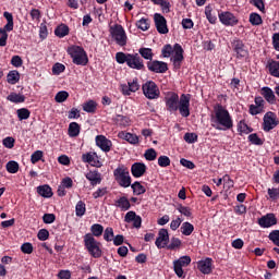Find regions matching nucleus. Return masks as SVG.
I'll use <instances>...</instances> for the list:
<instances>
[{
	"label": "nucleus",
	"mask_w": 279,
	"mask_h": 279,
	"mask_svg": "<svg viewBox=\"0 0 279 279\" xmlns=\"http://www.w3.org/2000/svg\"><path fill=\"white\" fill-rule=\"evenodd\" d=\"M165 99L168 112H178L179 110L181 117L185 119L191 117V94L179 96L175 93H171Z\"/></svg>",
	"instance_id": "1"
},
{
	"label": "nucleus",
	"mask_w": 279,
	"mask_h": 279,
	"mask_svg": "<svg viewBox=\"0 0 279 279\" xmlns=\"http://www.w3.org/2000/svg\"><path fill=\"white\" fill-rule=\"evenodd\" d=\"M211 126H214L215 130H219L220 132H226L234 128V120H232L230 111H228V109H226V107H223L221 104H216L214 106V114H211Z\"/></svg>",
	"instance_id": "2"
},
{
	"label": "nucleus",
	"mask_w": 279,
	"mask_h": 279,
	"mask_svg": "<svg viewBox=\"0 0 279 279\" xmlns=\"http://www.w3.org/2000/svg\"><path fill=\"white\" fill-rule=\"evenodd\" d=\"M172 54L173 57L171 58ZM161 56L162 58H171L174 69H182V62H184V48H182V45L174 44L173 47L171 44L165 45L161 49Z\"/></svg>",
	"instance_id": "3"
},
{
	"label": "nucleus",
	"mask_w": 279,
	"mask_h": 279,
	"mask_svg": "<svg viewBox=\"0 0 279 279\" xmlns=\"http://www.w3.org/2000/svg\"><path fill=\"white\" fill-rule=\"evenodd\" d=\"M83 243L85 250L93 258H101V256H104V251H101V242L96 241L93 234L86 233L83 236Z\"/></svg>",
	"instance_id": "4"
},
{
	"label": "nucleus",
	"mask_w": 279,
	"mask_h": 279,
	"mask_svg": "<svg viewBox=\"0 0 279 279\" xmlns=\"http://www.w3.org/2000/svg\"><path fill=\"white\" fill-rule=\"evenodd\" d=\"M66 51L70 58H72L73 64H76V66H86V64H88V53H86L84 47L72 45L68 47Z\"/></svg>",
	"instance_id": "5"
},
{
	"label": "nucleus",
	"mask_w": 279,
	"mask_h": 279,
	"mask_svg": "<svg viewBox=\"0 0 279 279\" xmlns=\"http://www.w3.org/2000/svg\"><path fill=\"white\" fill-rule=\"evenodd\" d=\"M113 178L122 189H129V186H132V177L130 175V170H128L125 166L118 167L113 171Z\"/></svg>",
	"instance_id": "6"
},
{
	"label": "nucleus",
	"mask_w": 279,
	"mask_h": 279,
	"mask_svg": "<svg viewBox=\"0 0 279 279\" xmlns=\"http://www.w3.org/2000/svg\"><path fill=\"white\" fill-rule=\"evenodd\" d=\"M231 49L233 51V58L236 60H243L250 56V50H247V46H245V43L241 38L234 37L231 40Z\"/></svg>",
	"instance_id": "7"
},
{
	"label": "nucleus",
	"mask_w": 279,
	"mask_h": 279,
	"mask_svg": "<svg viewBox=\"0 0 279 279\" xmlns=\"http://www.w3.org/2000/svg\"><path fill=\"white\" fill-rule=\"evenodd\" d=\"M109 32L119 47H125V45H128V35L125 34V28H123L122 25L116 24L110 26Z\"/></svg>",
	"instance_id": "8"
},
{
	"label": "nucleus",
	"mask_w": 279,
	"mask_h": 279,
	"mask_svg": "<svg viewBox=\"0 0 279 279\" xmlns=\"http://www.w3.org/2000/svg\"><path fill=\"white\" fill-rule=\"evenodd\" d=\"M142 90L146 99H158L160 97V88L154 81H147L142 85Z\"/></svg>",
	"instance_id": "9"
},
{
	"label": "nucleus",
	"mask_w": 279,
	"mask_h": 279,
	"mask_svg": "<svg viewBox=\"0 0 279 279\" xmlns=\"http://www.w3.org/2000/svg\"><path fill=\"white\" fill-rule=\"evenodd\" d=\"M190 265L191 256L189 255L181 256L179 259H175L173 262V271L178 276V278H186L183 267H189Z\"/></svg>",
	"instance_id": "10"
},
{
	"label": "nucleus",
	"mask_w": 279,
	"mask_h": 279,
	"mask_svg": "<svg viewBox=\"0 0 279 279\" xmlns=\"http://www.w3.org/2000/svg\"><path fill=\"white\" fill-rule=\"evenodd\" d=\"M218 19L222 25H226V27H234L235 25H239V17L230 11H221L218 13Z\"/></svg>",
	"instance_id": "11"
},
{
	"label": "nucleus",
	"mask_w": 279,
	"mask_h": 279,
	"mask_svg": "<svg viewBox=\"0 0 279 279\" xmlns=\"http://www.w3.org/2000/svg\"><path fill=\"white\" fill-rule=\"evenodd\" d=\"M279 125L278 117L274 111H268L264 116L263 130L264 132H271L274 128Z\"/></svg>",
	"instance_id": "12"
},
{
	"label": "nucleus",
	"mask_w": 279,
	"mask_h": 279,
	"mask_svg": "<svg viewBox=\"0 0 279 279\" xmlns=\"http://www.w3.org/2000/svg\"><path fill=\"white\" fill-rule=\"evenodd\" d=\"M126 65L136 71H145V63L138 53H130Z\"/></svg>",
	"instance_id": "13"
},
{
	"label": "nucleus",
	"mask_w": 279,
	"mask_h": 279,
	"mask_svg": "<svg viewBox=\"0 0 279 279\" xmlns=\"http://www.w3.org/2000/svg\"><path fill=\"white\" fill-rule=\"evenodd\" d=\"M154 23L158 34H169V27L167 26V19L160 14H154Z\"/></svg>",
	"instance_id": "14"
},
{
	"label": "nucleus",
	"mask_w": 279,
	"mask_h": 279,
	"mask_svg": "<svg viewBox=\"0 0 279 279\" xmlns=\"http://www.w3.org/2000/svg\"><path fill=\"white\" fill-rule=\"evenodd\" d=\"M146 64L150 73H165L169 71V65L165 61L153 60L148 61Z\"/></svg>",
	"instance_id": "15"
},
{
	"label": "nucleus",
	"mask_w": 279,
	"mask_h": 279,
	"mask_svg": "<svg viewBox=\"0 0 279 279\" xmlns=\"http://www.w3.org/2000/svg\"><path fill=\"white\" fill-rule=\"evenodd\" d=\"M257 223L260 228H271L278 225V218L276 214L269 213L258 218Z\"/></svg>",
	"instance_id": "16"
},
{
	"label": "nucleus",
	"mask_w": 279,
	"mask_h": 279,
	"mask_svg": "<svg viewBox=\"0 0 279 279\" xmlns=\"http://www.w3.org/2000/svg\"><path fill=\"white\" fill-rule=\"evenodd\" d=\"M155 245L158 250H162L167 245H169V231L167 229L159 230L158 236L155 241Z\"/></svg>",
	"instance_id": "17"
},
{
	"label": "nucleus",
	"mask_w": 279,
	"mask_h": 279,
	"mask_svg": "<svg viewBox=\"0 0 279 279\" xmlns=\"http://www.w3.org/2000/svg\"><path fill=\"white\" fill-rule=\"evenodd\" d=\"M95 141H96L97 147H99L101 151H105L106 154H108V151L112 149V141L108 140L106 135H97L95 137Z\"/></svg>",
	"instance_id": "18"
},
{
	"label": "nucleus",
	"mask_w": 279,
	"mask_h": 279,
	"mask_svg": "<svg viewBox=\"0 0 279 279\" xmlns=\"http://www.w3.org/2000/svg\"><path fill=\"white\" fill-rule=\"evenodd\" d=\"M197 269L201 271V274H204L205 276L208 274H213V258L206 257L203 260H199L197 263Z\"/></svg>",
	"instance_id": "19"
},
{
	"label": "nucleus",
	"mask_w": 279,
	"mask_h": 279,
	"mask_svg": "<svg viewBox=\"0 0 279 279\" xmlns=\"http://www.w3.org/2000/svg\"><path fill=\"white\" fill-rule=\"evenodd\" d=\"M131 173L133 178H143L147 173V166L144 162H134L131 166Z\"/></svg>",
	"instance_id": "20"
},
{
	"label": "nucleus",
	"mask_w": 279,
	"mask_h": 279,
	"mask_svg": "<svg viewBox=\"0 0 279 279\" xmlns=\"http://www.w3.org/2000/svg\"><path fill=\"white\" fill-rule=\"evenodd\" d=\"M140 88L138 78H133V81L128 82V85H122V93L129 96L132 95V93H136Z\"/></svg>",
	"instance_id": "21"
},
{
	"label": "nucleus",
	"mask_w": 279,
	"mask_h": 279,
	"mask_svg": "<svg viewBox=\"0 0 279 279\" xmlns=\"http://www.w3.org/2000/svg\"><path fill=\"white\" fill-rule=\"evenodd\" d=\"M260 95L264 97L267 104H270V106L276 105V94L274 93V89H271V87H262Z\"/></svg>",
	"instance_id": "22"
},
{
	"label": "nucleus",
	"mask_w": 279,
	"mask_h": 279,
	"mask_svg": "<svg viewBox=\"0 0 279 279\" xmlns=\"http://www.w3.org/2000/svg\"><path fill=\"white\" fill-rule=\"evenodd\" d=\"M86 180L90 182L92 186H97V184H101V174L99 170H90L85 174Z\"/></svg>",
	"instance_id": "23"
},
{
	"label": "nucleus",
	"mask_w": 279,
	"mask_h": 279,
	"mask_svg": "<svg viewBox=\"0 0 279 279\" xmlns=\"http://www.w3.org/2000/svg\"><path fill=\"white\" fill-rule=\"evenodd\" d=\"M114 206L120 208L122 213H125L132 208V204L130 203V199H128V196H121L118 198L114 203Z\"/></svg>",
	"instance_id": "24"
},
{
	"label": "nucleus",
	"mask_w": 279,
	"mask_h": 279,
	"mask_svg": "<svg viewBox=\"0 0 279 279\" xmlns=\"http://www.w3.org/2000/svg\"><path fill=\"white\" fill-rule=\"evenodd\" d=\"M119 138H122L123 141H126V143H130V145H138V137L136 134L128 133L125 131H121L118 134Z\"/></svg>",
	"instance_id": "25"
},
{
	"label": "nucleus",
	"mask_w": 279,
	"mask_h": 279,
	"mask_svg": "<svg viewBox=\"0 0 279 279\" xmlns=\"http://www.w3.org/2000/svg\"><path fill=\"white\" fill-rule=\"evenodd\" d=\"M82 132V126L77 122H71L68 128V134L70 138H77Z\"/></svg>",
	"instance_id": "26"
},
{
	"label": "nucleus",
	"mask_w": 279,
	"mask_h": 279,
	"mask_svg": "<svg viewBox=\"0 0 279 279\" xmlns=\"http://www.w3.org/2000/svg\"><path fill=\"white\" fill-rule=\"evenodd\" d=\"M113 122L116 123V125H119L120 128H128L130 126V123H132V120L128 116L117 114L113 118Z\"/></svg>",
	"instance_id": "27"
},
{
	"label": "nucleus",
	"mask_w": 279,
	"mask_h": 279,
	"mask_svg": "<svg viewBox=\"0 0 279 279\" xmlns=\"http://www.w3.org/2000/svg\"><path fill=\"white\" fill-rule=\"evenodd\" d=\"M37 193L46 199H49V197H53V191L48 184L37 186Z\"/></svg>",
	"instance_id": "28"
},
{
	"label": "nucleus",
	"mask_w": 279,
	"mask_h": 279,
	"mask_svg": "<svg viewBox=\"0 0 279 279\" xmlns=\"http://www.w3.org/2000/svg\"><path fill=\"white\" fill-rule=\"evenodd\" d=\"M96 154L94 153H86L82 155V161L92 165L93 167H101L99 160H95Z\"/></svg>",
	"instance_id": "29"
},
{
	"label": "nucleus",
	"mask_w": 279,
	"mask_h": 279,
	"mask_svg": "<svg viewBox=\"0 0 279 279\" xmlns=\"http://www.w3.org/2000/svg\"><path fill=\"white\" fill-rule=\"evenodd\" d=\"M267 68L272 77H279V61L269 60L267 63Z\"/></svg>",
	"instance_id": "30"
},
{
	"label": "nucleus",
	"mask_w": 279,
	"mask_h": 279,
	"mask_svg": "<svg viewBox=\"0 0 279 279\" xmlns=\"http://www.w3.org/2000/svg\"><path fill=\"white\" fill-rule=\"evenodd\" d=\"M3 16L7 20V24L4 25L3 29H5L7 32H12L14 29V15L5 11L3 13Z\"/></svg>",
	"instance_id": "31"
},
{
	"label": "nucleus",
	"mask_w": 279,
	"mask_h": 279,
	"mask_svg": "<svg viewBox=\"0 0 279 279\" xmlns=\"http://www.w3.org/2000/svg\"><path fill=\"white\" fill-rule=\"evenodd\" d=\"M131 189L133 191V195H145V193H147L145 185L141 184L138 181L131 183Z\"/></svg>",
	"instance_id": "32"
},
{
	"label": "nucleus",
	"mask_w": 279,
	"mask_h": 279,
	"mask_svg": "<svg viewBox=\"0 0 279 279\" xmlns=\"http://www.w3.org/2000/svg\"><path fill=\"white\" fill-rule=\"evenodd\" d=\"M84 112H88L89 114H95L97 112V101L88 100L83 104Z\"/></svg>",
	"instance_id": "33"
},
{
	"label": "nucleus",
	"mask_w": 279,
	"mask_h": 279,
	"mask_svg": "<svg viewBox=\"0 0 279 279\" xmlns=\"http://www.w3.org/2000/svg\"><path fill=\"white\" fill-rule=\"evenodd\" d=\"M138 53L144 60L151 62L154 60V50L151 48L142 47L138 49Z\"/></svg>",
	"instance_id": "34"
},
{
	"label": "nucleus",
	"mask_w": 279,
	"mask_h": 279,
	"mask_svg": "<svg viewBox=\"0 0 279 279\" xmlns=\"http://www.w3.org/2000/svg\"><path fill=\"white\" fill-rule=\"evenodd\" d=\"M194 231H195V226H193V223L189 221L182 223L181 233L183 234V236H191Z\"/></svg>",
	"instance_id": "35"
},
{
	"label": "nucleus",
	"mask_w": 279,
	"mask_h": 279,
	"mask_svg": "<svg viewBox=\"0 0 279 279\" xmlns=\"http://www.w3.org/2000/svg\"><path fill=\"white\" fill-rule=\"evenodd\" d=\"M137 29H141L142 32H147L149 27H151V21L147 17H142L140 21L135 23Z\"/></svg>",
	"instance_id": "36"
},
{
	"label": "nucleus",
	"mask_w": 279,
	"mask_h": 279,
	"mask_svg": "<svg viewBox=\"0 0 279 279\" xmlns=\"http://www.w3.org/2000/svg\"><path fill=\"white\" fill-rule=\"evenodd\" d=\"M205 15H206L207 21L211 25H215V23H217V14H215V12L213 11L211 5L205 7Z\"/></svg>",
	"instance_id": "37"
},
{
	"label": "nucleus",
	"mask_w": 279,
	"mask_h": 279,
	"mask_svg": "<svg viewBox=\"0 0 279 279\" xmlns=\"http://www.w3.org/2000/svg\"><path fill=\"white\" fill-rule=\"evenodd\" d=\"M20 80H21V74L16 70L10 71L7 75L8 84H11V85L17 84Z\"/></svg>",
	"instance_id": "38"
},
{
	"label": "nucleus",
	"mask_w": 279,
	"mask_h": 279,
	"mask_svg": "<svg viewBox=\"0 0 279 279\" xmlns=\"http://www.w3.org/2000/svg\"><path fill=\"white\" fill-rule=\"evenodd\" d=\"M238 132H240V134H252V132H254V129L247 125L245 120H241L238 123Z\"/></svg>",
	"instance_id": "39"
},
{
	"label": "nucleus",
	"mask_w": 279,
	"mask_h": 279,
	"mask_svg": "<svg viewBox=\"0 0 279 279\" xmlns=\"http://www.w3.org/2000/svg\"><path fill=\"white\" fill-rule=\"evenodd\" d=\"M8 101H11V104H24L25 101V95L23 94H16L11 93L10 96L7 97Z\"/></svg>",
	"instance_id": "40"
},
{
	"label": "nucleus",
	"mask_w": 279,
	"mask_h": 279,
	"mask_svg": "<svg viewBox=\"0 0 279 279\" xmlns=\"http://www.w3.org/2000/svg\"><path fill=\"white\" fill-rule=\"evenodd\" d=\"M69 27L66 26V24H61L59 26H57V28L54 29V35L58 38H64V36H69Z\"/></svg>",
	"instance_id": "41"
},
{
	"label": "nucleus",
	"mask_w": 279,
	"mask_h": 279,
	"mask_svg": "<svg viewBox=\"0 0 279 279\" xmlns=\"http://www.w3.org/2000/svg\"><path fill=\"white\" fill-rule=\"evenodd\" d=\"M19 121H27L32 117V111L27 108H21L16 110Z\"/></svg>",
	"instance_id": "42"
},
{
	"label": "nucleus",
	"mask_w": 279,
	"mask_h": 279,
	"mask_svg": "<svg viewBox=\"0 0 279 279\" xmlns=\"http://www.w3.org/2000/svg\"><path fill=\"white\" fill-rule=\"evenodd\" d=\"M247 140L251 145H257V146L265 145V141L260 138L257 133L250 134Z\"/></svg>",
	"instance_id": "43"
},
{
	"label": "nucleus",
	"mask_w": 279,
	"mask_h": 279,
	"mask_svg": "<svg viewBox=\"0 0 279 279\" xmlns=\"http://www.w3.org/2000/svg\"><path fill=\"white\" fill-rule=\"evenodd\" d=\"M75 215L76 217H84L86 215V203L83 201H78L75 206Z\"/></svg>",
	"instance_id": "44"
},
{
	"label": "nucleus",
	"mask_w": 279,
	"mask_h": 279,
	"mask_svg": "<svg viewBox=\"0 0 279 279\" xmlns=\"http://www.w3.org/2000/svg\"><path fill=\"white\" fill-rule=\"evenodd\" d=\"M167 250H180V247H182V240H180V238H171L170 240V244H167Z\"/></svg>",
	"instance_id": "45"
},
{
	"label": "nucleus",
	"mask_w": 279,
	"mask_h": 279,
	"mask_svg": "<svg viewBox=\"0 0 279 279\" xmlns=\"http://www.w3.org/2000/svg\"><path fill=\"white\" fill-rule=\"evenodd\" d=\"M248 23L253 26L263 25V17L258 13H251L248 17Z\"/></svg>",
	"instance_id": "46"
},
{
	"label": "nucleus",
	"mask_w": 279,
	"mask_h": 279,
	"mask_svg": "<svg viewBox=\"0 0 279 279\" xmlns=\"http://www.w3.org/2000/svg\"><path fill=\"white\" fill-rule=\"evenodd\" d=\"M90 234L92 236H96L99 238L101 236V234H104V226L99 225V223H94L90 227Z\"/></svg>",
	"instance_id": "47"
},
{
	"label": "nucleus",
	"mask_w": 279,
	"mask_h": 279,
	"mask_svg": "<svg viewBox=\"0 0 279 279\" xmlns=\"http://www.w3.org/2000/svg\"><path fill=\"white\" fill-rule=\"evenodd\" d=\"M177 210L183 215L184 217L191 218L193 217V209L191 207L183 206L182 204H179L177 206Z\"/></svg>",
	"instance_id": "48"
},
{
	"label": "nucleus",
	"mask_w": 279,
	"mask_h": 279,
	"mask_svg": "<svg viewBox=\"0 0 279 279\" xmlns=\"http://www.w3.org/2000/svg\"><path fill=\"white\" fill-rule=\"evenodd\" d=\"M5 169L8 173H19V169H20L19 162L14 160L8 161L5 165Z\"/></svg>",
	"instance_id": "49"
},
{
	"label": "nucleus",
	"mask_w": 279,
	"mask_h": 279,
	"mask_svg": "<svg viewBox=\"0 0 279 279\" xmlns=\"http://www.w3.org/2000/svg\"><path fill=\"white\" fill-rule=\"evenodd\" d=\"M68 99H69V92L66 90H61L57 93L54 96V101L57 104H64V101H66Z\"/></svg>",
	"instance_id": "50"
},
{
	"label": "nucleus",
	"mask_w": 279,
	"mask_h": 279,
	"mask_svg": "<svg viewBox=\"0 0 279 279\" xmlns=\"http://www.w3.org/2000/svg\"><path fill=\"white\" fill-rule=\"evenodd\" d=\"M130 53H125V52H117L116 53V61L118 62V64H128V60Z\"/></svg>",
	"instance_id": "51"
},
{
	"label": "nucleus",
	"mask_w": 279,
	"mask_h": 279,
	"mask_svg": "<svg viewBox=\"0 0 279 279\" xmlns=\"http://www.w3.org/2000/svg\"><path fill=\"white\" fill-rule=\"evenodd\" d=\"M144 157L146 160L151 162V161L156 160V158L158 157V153H156V149L149 148L145 151Z\"/></svg>",
	"instance_id": "52"
},
{
	"label": "nucleus",
	"mask_w": 279,
	"mask_h": 279,
	"mask_svg": "<svg viewBox=\"0 0 279 279\" xmlns=\"http://www.w3.org/2000/svg\"><path fill=\"white\" fill-rule=\"evenodd\" d=\"M104 239L107 241V243H110V241L114 239V229L107 227L104 232Z\"/></svg>",
	"instance_id": "53"
},
{
	"label": "nucleus",
	"mask_w": 279,
	"mask_h": 279,
	"mask_svg": "<svg viewBox=\"0 0 279 279\" xmlns=\"http://www.w3.org/2000/svg\"><path fill=\"white\" fill-rule=\"evenodd\" d=\"M158 165L161 168H167L171 166V159L168 156L161 155L158 158Z\"/></svg>",
	"instance_id": "54"
},
{
	"label": "nucleus",
	"mask_w": 279,
	"mask_h": 279,
	"mask_svg": "<svg viewBox=\"0 0 279 279\" xmlns=\"http://www.w3.org/2000/svg\"><path fill=\"white\" fill-rule=\"evenodd\" d=\"M44 153L43 150H36L31 156L32 165H36V162H40L43 160Z\"/></svg>",
	"instance_id": "55"
},
{
	"label": "nucleus",
	"mask_w": 279,
	"mask_h": 279,
	"mask_svg": "<svg viewBox=\"0 0 279 279\" xmlns=\"http://www.w3.org/2000/svg\"><path fill=\"white\" fill-rule=\"evenodd\" d=\"M66 71V66L62 63H54L52 66V74L60 75V73H64Z\"/></svg>",
	"instance_id": "56"
},
{
	"label": "nucleus",
	"mask_w": 279,
	"mask_h": 279,
	"mask_svg": "<svg viewBox=\"0 0 279 279\" xmlns=\"http://www.w3.org/2000/svg\"><path fill=\"white\" fill-rule=\"evenodd\" d=\"M29 15L32 21H36V23H40V19H43V13L38 9H32Z\"/></svg>",
	"instance_id": "57"
},
{
	"label": "nucleus",
	"mask_w": 279,
	"mask_h": 279,
	"mask_svg": "<svg viewBox=\"0 0 279 279\" xmlns=\"http://www.w3.org/2000/svg\"><path fill=\"white\" fill-rule=\"evenodd\" d=\"M269 241L279 247V230H272L268 235Z\"/></svg>",
	"instance_id": "58"
},
{
	"label": "nucleus",
	"mask_w": 279,
	"mask_h": 279,
	"mask_svg": "<svg viewBox=\"0 0 279 279\" xmlns=\"http://www.w3.org/2000/svg\"><path fill=\"white\" fill-rule=\"evenodd\" d=\"M14 143H16V140H14L12 136H8L2 141V145L3 147H7V149H13Z\"/></svg>",
	"instance_id": "59"
},
{
	"label": "nucleus",
	"mask_w": 279,
	"mask_h": 279,
	"mask_svg": "<svg viewBox=\"0 0 279 279\" xmlns=\"http://www.w3.org/2000/svg\"><path fill=\"white\" fill-rule=\"evenodd\" d=\"M157 5H160L161 12H163V14H169V12H171V2H169V0H163Z\"/></svg>",
	"instance_id": "60"
},
{
	"label": "nucleus",
	"mask_w": 279,
	"mask_h": 279,
	"mask_svg": "<svg viewBox=\"0 0 279 279\" xmlns=\"http://www.w3.org/2000/svg\"><path fill=\"white\" fill-rule=\"evenodd\" d=\"M183 138L185 143L193 145V143H197V133H185Z\"/></svg>",
	"instance_id": "61"
},
{
	"label": "nucleus",
	"mask_w": 279,
	"mask_h": 279,
	"mask_svg": "<svg viewBox=\"0 0 279 279\" xmlns=\"http://www.w3.org/2000/svg\"><path fill=\"white\" fill-rule=\"evenodd\" d=\"M250 3L251 5L257 8L259 12H263V14H265V2L263 0H251Z\"/></svg>",
	"instance_id": "62"
},
{
	"label": "nucleus",
	"mask_w": 279,
	"mask_h": 279,
	"mask_svg": "<svg viewBox=\"0 0 279 279\" xmlns=\"http://www.w3.org/2000/svg\"><path fill=\"white\" fill-rule=\"evenodd\" d=\"M105 195H108V187H99L93 193L94 199H99V197H104Z\"/></svg>",
	"instance_id": "63"
},
{
	"label": "nucleus",
	"mask_w": 279,
	"mask_h": 279,
	"mask_svg": "<svg viewBox=\"0 0 279 279\" xmlns=\"http://www.w3.org/2000/svg\"><path fill=\"white\" fill-rule=\"evenodd\" d=\"M268 195L270 199L276 202V199H278L279 197V189L278 187L268 189Z\"/></svg>",
	"instance_id": "64"
}]
</instances>
